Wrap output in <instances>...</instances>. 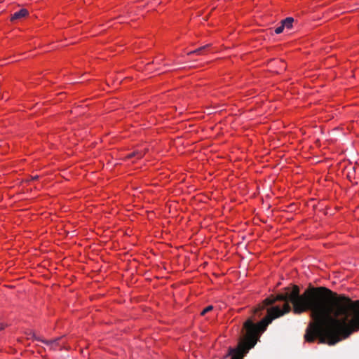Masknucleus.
I'll return each mask as SVG.
<instances>
[{"label":"nucleus","instance_id":"39448f33","mask_svg":"<svg viewBox=\"0 0 359 359\" xmlns=\"http://www.w3.org/2000/svg\"><path fill=\"white\" fill-rule=\"evenodd\" d=\"M210 46V44H207L205 46H201L193 51H191L188 53V55H192V54H197V55H201L203 54V52L206 50Z\"/></svg>","mask_w":359,"mask_h":359},{"label":"nucleus","instance_id":"f257e3e1","mask_svg":"<svg viewBox=\"0 0 359 359\" xmlns=\"http://www.w3.org/2000/svg\"><path fill=\"white\" fill-rule=\"evenodd\" d=\"M285 290L287 291L285 293L265 299L254 310V315L259 317L266 307L277 301L284 302L282 309L278 306L267 309V315L257 324L251 318L244 323L243 331L245 334L237 348L243 355L255 346L260 334L273 319L290 311V303L296 314L311 311L313 321L306 330L304 339L307 342L318 338L320 343L334 345L359 330V300L352 301L325 287L309 285L302 294L297 285H294L292 291L289 287Z\"/></svg>","mask_w":359,"mask_h":359},{"label":"nucleus","instance_id":"f8f14e48","mask_svg":"<svg viewBox=\"0 0 359 359\" xmlns=\"http://www.w3.org/2000/svg\"><path fill=\"white\" fill-rule=\"evenodd\" d=\"M38 178H39V176H38V175H35V176H34V177H32V180H37Z\"/></svg>","mask_w":359,"mask_h":359},{"label":"nucleus","instance_id":"9b49d317","mask_svg":"<svg viewBox=\"0 0 359 359\" xmlns=\"http://www.w3.org/2000/svg\"><path fill=\"white\" fill-rule=\"evenodd\" d=\"M6 327V325H4V323H0V331L4 330Z\"/></svg>","mask_w":359,"mask_h":359},{"label":"nucleus","instance_id":"423d86ee","mask_svg":"<svg viewBox=\"0 0 359 359\" xmlns=\"http://www.w3.org/2000/svg\"><path fill=\"white\" fill-rule=\"evenodd\" d=\"M231 359H243V355L237 349H230Z\"/></svg>","mask_w":359,"mask_h":359},{"label":"nucleus","instance_id":"7ed1b4c3","mask_svg":"<svg viewBox=\"0 0 359 359\" xmlns=\"http://www.w3.org/2000/svg\"><path fill=\"white\" fill-rule=\"evenodd\" d=\"M28 15V11L25 8H22L20 11L14 13L11 18V21L22 18Z\"/></svg>","mask_w":359,"mask_h":359},{"label":"nucleus","instance_id":"f03ea898","mask_svg":"<svg viewBox=\"0 0 359 359\" xmlns=\"http://www.w3.org/2000/svg\"><path fill=\"white\" fill-rule=\"evenodd\" d=\"M36 339L49 346L50 349L51 350H56L57 347L59 346L58 341L60 340V338H55L53 340H45L41 338H36Z\"/></svg>","mask_w":359,"mask_h":359},{"label":"nucleus","instance_id":"9d476101","mask_svg":"<svg viewBox=\"0 0 359 359\" xmlns=\"http://www.w3.org/2000/svg\"><path fill=\"white\" fill-rule=\"evenodd\" d=\"M27 334L31 335L32 338H33L35 340H36V338H39L38 337L36 336V334L34 332H32L29 333H27Z\"/></svg>","mask_w":359,"mask_h":359},{"label":"nucleus","instance_id":"0eeeda50","mask_svg":"<svg viewBox=\"0 0 359 359\" xmlns=\"http://www.w3.org/2000/svg\"><path fill=\"white\" fill-rule=\"evenodd\" d=\"M144 153L142 152V151H134V152H132L130 154H129L126 158L130 159V158H132L133 157H136L137 158H141L144 156Z\"/></svg>","mask_w":359,"mask_h":359},{"label":"nucleus","instance_id":"6e6552de","mask_svg":"<svg viewBox=\"0 0 359 359\" xmlns=\"http://www.w3.org/2000/svg\"><path fill=\"white\" fill-rule=\"evenodd\" d=\"M213 309V306H207L205 309H204L201 313V316H204L205 313H207L208 312H210V311H212Z\"/></svg>","mask_w":359,"mask_h":359},{"label":"nucleus","instance_id":"20e7f679","mask_svg":"<svg viewBox=\"0 0 359 359\" xmlns=\"http://www.w3.org/2000/svg\"><path fill=\"white\" fill-rule=\"evenodd\" d=\"M294 22V18L292 17L286 18L285 19L281 21V24H283L284 28L291 29L292 27V24Z\"/></svg>","mask_w":359,"mask_h":359},{"label":"nucleus","instance_id":"1a4fd4ad","mask_svg":"<svg viewBox=\"0 0 359 359\" xmlns=\"http://www.w3.org/2000/svg\"><path fill=\"white\" fill-rule=\"evenodd\" d=\"M284 29L285 28H284L283 24H281L279 27L276 28L275 33L277 34H280V33H282L283 32Z\"/></svg>","mask_w":359,"mask_h":359}]
</instances>
